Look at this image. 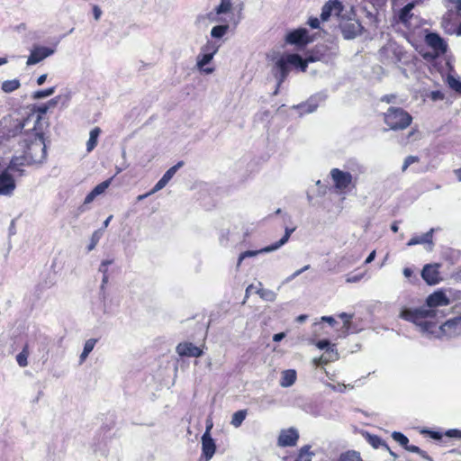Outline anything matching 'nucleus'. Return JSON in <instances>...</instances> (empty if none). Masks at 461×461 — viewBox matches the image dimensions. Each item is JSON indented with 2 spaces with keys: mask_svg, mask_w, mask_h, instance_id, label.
<instances>
[{
  "mask_svg": "<svg viewBox=\"0 0 461 461\" xmlns=\"http://www.w3.org/2000/svg\"><path fill=\"white\" fill-rule=\"evenodd\" d=\"M450 304V300L443 291H436L428 296L426 305L420 309H405L401 312L400 317L414 323L421 332L429 324L441 320L445 314L440 307Z\"/></svg>",
  "mask_w": 461,
  "mask_h": 461,
  "instance_id": "obj_1",
  "label": "nucleus"
},
{
  "mask_svg": "<svg viewBox=\"0 0 461 461\" xmlns=\"http://www.w3.org/2000/svg\"><path fill=\"white\" fill-rule=\"evenodd\" d=\"M48 110V104H41L35 107L34 111L30 113L23 122L18 120L14 121L13 122L14 129L6 134V138L14 137L23 129L27 131H38L39 134H44V129L47 127V123L42 121V116Z\"/></svg>",
  "mask_w": 461,
  "mask_h": 461,
  "instance_id": "obj_2",
  "label": "nucleus"
},
{
  "mask_svg": "<svg viewBox=\"0 0 461 461\" xmlns=\"http://www.w3.org/2000/svg\"><path fill=\"white\" fill-rule=\"evenodd\" d=\"M25 132L27 138L24 140V162L27 164L42 163L47 155L43 134H39L38 131H25Z\"/></svg>",
  "mask_w": 461,
  "mask_h": 461,
  "instance_id": "obj_3",
  "label": "nucleus"
},
{
  "mask_svg": "<svg viewBox=\"0 0 461 461\" xmlns=\"http://www.w3.org/2000/svg\"><path fill=\"white\" fill-rule=\"evenodd\" d=\"M438 323L439 321H437L429 324L421 333L433 338H439L443 335L454 337L461 334V317L450 319L440 325Z\"/></svg>",
  "mask_w": 461,
  "mask_h": 461,
  "instance_id": "obj_4",
  "label": "nucleus"
},
{
  "mask_svg": "<svg viewBox=\"0 0 461 461\" xmlns=\"http://www.w3.org/2000/svg\"><path fill=\"white\" fill-rule=\"evenodd\" d=\"M293 66L305 71L308 66L307 60H303L298 54H286L282 56L276 63L277 69L278 86L285 79L289 73V67Z\"/></svg>",
  "mask_w": 461,
  "mask_h": 461,
  "instance_id": "obj_5",
  "label": "nucleus"
},
{
  "mask_svg": "<svg viewBox=\"0 0 461 461\" xmlns=\"http://www.w3.org/2000/svg\"><path fill=\"white\" fill-rule=\"evenodd\" d=\"M412 121L411 115L399 107H390L384 113V122L391 130H404Z\"/></svg>",
  "mask_w": 461,
  "mask_h": 461,
  "instance_id": "obj_6",
  "label": "nucleus"
},
{
  "mask_svg": "<svg viewBox=\"0 0 461 461\" xmlns=\"http://www.w3.org/2000/svg\"><path fill=\"white\" fill-rule=\"evenodd\" d=\"M232 19V0H221L220 5L215 8V11L209 14V20L212 23L230 22Z\"/></svg>",
  "mask_w": 461,
  "mask_h": 461,
  "instance_id": "obj_7",
  "label": "nucleus"
},
{
  "mask_svg": "<svg viewBox=\"0 0 461 461\" xmlns=\"http://www.w3.org/2000/svg\"><path fill=\"white\" fill-rule=\"evenodd\" d=\"M351 13L352 9L348 12V15H346L344 19H341L339 24L342 35L346 40L355 39L357 36L361 34L363 30V27L358 21L350 18L349 15Z\"/></svg>",
  "mask_w": 461,
  "mask_h": 461,
  "instance_id": "obj_8",
  "label": "nucleus"
},
{
  "mask_svg": "<svg viewBox=\"0 0 461 461\" xmlns=\"http://www.w3.org/2000/svg\"><path fill=\"white\" fill-rule=\"evenodd\" d=\"M55 51L56 50L54 48L34 44L30 50V55L28 56L26 65H36L44 60L45 59H47L48 57L53 55Z\"/></svg>",
  "mask_w": 461,
  "mask_h": 461,
  "instance_id": "obj_9",
  "label": "nucleus"
},
{
  "mask_svg": "<svg viewBox=\"0 0 461 461\" xmlns=\"http://www.w3.org/2000/svg\"><path fill=\"white\" fill-rule=\"evenodd\" d=\"M290 233L291 232H285L284 236L277 242H276L270 246H267V247L258 249V250H247V251L241 253L239 257L237 266L240 267L242 260L245 259L246 258L255 257L261 253H268V252H272V251L278 249L280 247H282L288 241V240L290 238Z\"/></svg>",
  "mask_w": 461,
  "mask_h": 461,
  "instance_id": "obj_10",
  "label": "nucleus"
},
{
  "mask_svg": "<svg viewBox=\"0 0 461 461\" xmlns=\"http://www.w3.org/2000/svg\"><path fill=\"white\" fill-rule=\"evenodd\" d=\"M330 177L334 186L339 192H343L352 184V175L349 172L342 171L339 168L330 170Z\"/></svg>",
  "mask_w": 461,
  "mask_h": 461,
  "instance_id": "obj_11",
  "label": "nucleus"
},
{
  "mask_svg": "<svg viewBox=\"0 0 461 461\" xmlns=\"http://www.w3.org/2000/svg\"><path fill=\"white\" fill-rule=\"evenodd\" d=\"M343 11L344 7L341 3L338 0H329L322 7L321 18L322 21H328L330 16L334 15L339 19H344L346 14H343Z\"/></svg>",
  "mask_w": 461,
  "mask_h": 461,
  "instance_id": "obj_12",
  "label": "nucleus"
},
{
  "mask_svg": "<svg viewBox=\"0 0 461 461\" xmlns=\"http://www.w3.org/2000/svg\"><path fill=\"white\" fill-rule=\"evenodd\" d=\"M16 185L14 176L8 169L0 174V195L10 196L15 190Z\"/></svg>",
  "mask_w": 461,
  "mask_h": 461,
  "instance_id": "obj_13",
  "label": "nucleus"
},
{
  "mask_svg": "<svg viewBox=\"0 0 461 461\" xmlns=\"http://www.w3.org/2000/svg\"><path fill=\"white\" fill-rule=\"evenodd\" d=\"M212 426V424L207 425L206 431L203 433L202 437V451L203 456H205L206 461H208L213 456L216 449L215 443L210 435V429Z\"/></svg>",
  "mask_w": 461,
  "mask_h": 461,
  "instance_id": "obj_14",
  "label": "nucleus"
},
{
  "mask_svg": "<svg viewBox=\"0 0 461 461\" xmlns=\"http://www.w3.org/2000/svg\"><path fill=\"white\" fill-rule=\"evenodd\" d=\"M286 42L294 45H305L311 41L308 31L305 28H299L290 32L285 37Z\"/></svg>",
  "mask_w": 461,
  "mask_h": 461,
  "instance_id": "obj_15",
  "label": "nucleus"
},
{
  "mask_svg": "<svg viewBox=\"0 0 461 461\" xmlns=\"http://www.w3.org/2000/svg\"><path fill=\"white\" fill-rule=\"evenodd\" d=\"M426 43L433 49L436 55L444 54L447 51V43L437 33L430 32L426 36Z\"/></svg>",
  "mask_w": 461,
  "mask_h": 461,
  "instance_id": "obj_16",
  "label": "nucleus"
},
{
  "mask_svg": "<svg viewBox=\"0 0 461 461\" xmlns=\"http://www.w3.org/2000/svg\"><path fill=\"white\" fill-rule=\"evenodd\" d=\"M421 276L424 281L430 285L438 284L441 280L438 272V265H426L421 271Z\"/></svg>",
  "mask_w": 461,
  "mask_h": 461,
  "instance_id": "obj_17",
  "label": "nucleus"
},
{
  "mask_svg": "<svg viewBox=\"0 0 461 461\" xmlns=\"http://www.w3.org/2000/svg\"><path fill=\"white\" fill-rule=\"evenodd\" d=\"M176 353L181 357H198L203 355V350L190 342H182L176 346Z\"/></svg>",
  "mask_w": 461,
  "mask_h": 461,
  "instance_id": "obj_18",
  "label": "nucleus"
},
{
  "mask_svg": "<svg viewBox=\"0 0 461 461\" xmlns=\"http://www.w3.org/2000/svg\"><path fill=\"white\" fill-rule=\"evenodd\" d=\"M299 435L296 429L291 428L281 431L278 437V444L282 447L294 446L298 440Z\"/></svg>",
  "mask_w": 461,
  "mask_h": 461,
  "instance_id": "obj_19",
  "label": "nucleus"
},
{
  "mask_svg": "<svg viewBox=\"0 0 461 461\" xmlns=\"http://www.w3.org/2000/svg\"><path fill=\"white\" fill-rule=\"evenodd\" d=\"M441 25L447 33L461 35V24L452 22V14L443 16Z\"/></svg>",
  "mask_w": 461,
  "mask_h": 461,
  "instance_id": "obj_20",
  "label": "nucleus"
},
{
  "mask_svg": "<svg viewBox=\"0 0 461 461\" xmlns=\"http://www.w3.org/2000/svg\"><path fill=\"white\" fill-rule=\"evenodd\" d=\"M203 50L204 53L199 55L197 58V67L200 69H203L205 65L211 62L214 54L217 52V48L207 45L203 49Z\"/></svg>",
  "mask_w": 461,
  "mask_h": 461,
  "instance_id": "obj_21",
  "label": "nucleus"
},
{
  "mask_svg": "<svg viewBox=\"0 0 461 461\" xmlns=\"http://www.w3.org/2000/svg\"><path fill=\"white\" fill-rule=\"evenodd\" d=\"M339 358V353L335 348V345L333 344L331 347H329L325 350V353L319 358L314 359L315 365H323L327 364L329 362L335 361Z\"/></svg>",
  "mask_w": 461,
  "mask_h": 461,
  "instance_id": "obj_22",
  "label": "nucleus"
},
{
  "mask_svg": "<svg viewBox=\"0 0 461 461\" xmlns=\"http://www.w3.org/2000/svg\"><path fill=\"white\" fill-rule=\"evenodd\" d=\"M296 372L294 369H288L282 372L280 385L282 387H289L295 383Z\"/></svg>",
  "mask_w": 461,
  "mask_h": 461,
  "instance_id": "obj_23",
  "label": "nucleus"
},
{
  "mask_svg": "<svg viewBox=\"0 0 461 461\" xmlns=\"http://www.w3.org/2000/svg\"><path fill=\"white\" fill-rule=\"evenodd\" d=\"M407 244L408 246L425 244L426 249L430 250L432 247V232H426L420 238H413Z\"/></svg>",
  "mask_w": 461,
  "mask_h": 461,
  "instance_id": "obj_24",
  "label": "nucleus"
},
{
  "mask_svg": "<svg viewBox=\"0 0 461 461\" xmlns=\"http://www.w3.org/2000/svg\"><path fill=\"white\" fill-rule=\"evenodd\" d=\"M100 133L101 129L99 127H95L90 131L89 139L86 142L87 152H91L96 147Z\"/></svg>",
  "mask_w": 461,
  "mask_h": 461,
  "instance_id": "obj_25",
  "label": "nucleus"
},
{
  "mask_svg": "<svg viewBox=\"0 0 461 461\" xmlns=\"http://www.w3.org/2000/svg\"><path fill=\"white\" fill-rule=\"evenodd\" d=\"M219 25L212 27L211 30V36L215 39L223 37L229 30L230 22L219 23Z\"/></svg>",
  "mask_w": 461,
  "mask_h": 461,
  "instance_id": "obj_26",
  "label": "nucleus"
},
{
  "mask_svg": "<svg viewBox=\"0 0 461 461\" xmlns=\"http://www.w3.org/2000/svg\"><path fill=\"white\" fill-rule=\"evenodd\" d=\"M262 286V284H258ZM263 300L267 302H274L276 299V294L269 289H264L262 287L257 288L255 291Z\"/></svg>",
  "mask_w": 461,
  "mask_h": 461,
  "instance_id": "obj_27",
  "label": "nucleus"
},
{
  "mask_svg": "<svg viewBox=\"0 0 461 461\" xmlns=\"http://www.w3.org/2000/svg\"><path fill=\"white\" fill-rule=\"evenodd\" d=\"M21 83L18 79L5 80L2 83L3 92L10 94L20 88Z\"/></svg>",
  "mask_w": 461,
  "mask_h": 461,
  "instance_id": "obj_28",
  "label": "nucleus"
},
{
  "mask_svg": "<svg viewBox=\"0 0 461 461\" xmlns=\"http://www.w3.org/2000/svg\"><path fill=\"white\" fill-rule=\"evenodd\" d=\"M96 341L97 340L95 339H89L85 342L83 352L79 357L80 364H82L86 359L88 355L94 349Z\"/></svg>",
  "mask_w": 461,
  "mask_h": 461,
  "instance_id": "obj_29",
  "label": "nucleus"
},
{
  "mask_svg": "<svg viewBox=\"0 0 461 461\" xmlns=\"http://www.w3.org/2000/svg\"><path fill=\"white\" fill-rule=\"evenodd\" d=\"M247 416V410H240L233 413L230 424L235 427L239 428Z\"/></svg>",
  "mask_w": 461,
  "mask_h": 461,
  "instance_id": "obj_30",
  "label": "nucleus"
},
{
  "mask_svg": "<svg viewBox=\"0 0 461 461\" xmlns=\"http://www.w3.org/2000/svg\"><path fill=\"white\" fill-rule=\"evenodd\" d=\"M337 461H363L359 453L354 450H349L342 453Z\"/></svg>",
  "mask_w": 461,
  "mask_h": 461,
  "instance_id": "obj_31",
  "label": "nucleus"
},
{
  "mask_svg": "<svg viewBox=\"0 0 461 461\" xmlns=\"http://www.w3.org/2000/svg\"><path fill=\"white\" fill-rule=\"evenodd\" d=\"M420 4V1L419 0H415L413 2H411L409 4H407L402 10H401V13H400V19L402 21V22H406L409 17L411 16L410 13L411 11L415 7L416 5H419Z\"/></svg>",
  "mask_w": 461,
  "mask_h": 461,
  "instance_id": "obj_32",
  "label": "nucleus"
},
{
  "mask_svg": "<svg viewBox=\"0 0 461 461\" xmlns=\"http://www.w3.org/2000/svg\"><path fill=\"white\" fill-rule=\"evenodd\" d=\"M318 107V104L313 100L311 99L305 104H302L298 105V108L302 110L301 113H310L314 112Z\"/></svg>",
  "mask_w": 461,
  "mask_h": 461,
  "instance_id": "obj_33",
  "label": "nucleus"
},
{
  "mask_svg": "<svg viewBox=\"0 0 461 461\" xmlns=\"http://www.w3.org/2000/svg\"><path fill=\"white\" fill-rule=\"evenodd\" d=\"M366 439L375 448H378L381 446H384L386 448H388L387 445L377 436L367 433L366 435Z\"/></svg>",
  "mask_w": 461,
  "mask_h": 461,
  "instance_id": "obj_34",
  "label": "nucleus"
},
{
  "mask_svg": "<svg viewBox=\"0 0 461 461\" xmlns=\"http://www.w3.org/2000/svg\"><path fill=\"white\" fill-rule=\"evenodd\" d=\"M184 165V162L183 161H179L178 163H176L175 166L171 167L168 170L166 171V173L163 175L162 178L167 182L168 183L172 177L175 176V174L176 173V171L182 167Z\"/></svg>",
  "mask_w": 461,
  "mask_h": 461,
  "instance_id": "obj_35",
  "label": "nucleus"
},
{
  "mask_svg": "<svg viewBox=\"0 0 461 461\" xmlns=\"http://www.w3.org/2000/svg\"><path fill=\"white\" fill-rule=\"evenodd\" d=\"M447 84L449 87L461 95V81L453 76L447 77Z\"/></svg>",
  "mask_w": 461,
  "mask_h": 461,
  "instance_id": "obj_36",
  "label": "nucleus"
},
{
  "mask_svg": "<svg viewBox=\"0 0 461 461\" xmlns=\"http://www.w3.org/2000/svg\"><path fill=\"white\" fill-rule=\"evenodd\" d=\"M55 93V87H50L44 90H39L33 93V99H42L52 95Z\"/></svg>",
  "mask_w": 461,
  "mask_h": 461,
  "instance_id": "obj_37",
  "label": "nucleus"
},
{
  "mask_svg": "<svg viewBox=\"0 0 461 461\" xmlns=\"http://www.w3.org/2000/svg\"><path fill=\"white\" fill-rule=\"evenodd\" d=\"M309 449H310L309 447H303L301 449L295 461H312V457L313 454L312 452H310Z\"/></svg>",
  "mask_w": 461,
  "mask_h": 461,
  "instance_id": "obj_38",
  "label": "nucleus"
},
{
  "mask_svg": "<svg viewBox=\"0 0 461 461\" xmlns=\"http://www.w3.org/2000/svg\"><path fill=\"white\" fill-rule=\"evenodd\" d=\"M392 437L393 438L398 442L401 446L404 447V448L407 447L408 443H409V439L406 436H404L402 433L401 432H393L392 434Z\"/></svg>",
  "mask_w": 461,
  "mask_h": 461,
  "instance_id": "obj_39",
  "label": "nucleus"
},
{
  "mask_svg": "<svg viewBox=\"0 0 461 461\" xmlns=\"http://www.w3.org/2000/svg\"><path fill=\"white\" fill-rule=\"evenodd\" d=\"M101 232H94L90 238L89 244L86 246V250L91 251L93 250L96 244L99 242L101 239Z\"/></svg>",
  "mask_w": 461,
  "mask_h": 461,
  "instance_id": "obj_40",
  "label": "nucleus"
},
{
  "mask_svg": "<svg viewBox=\"0 0 461 461\" xmlns=\"http://www.w3.org/2000/svg\"><path fill=\"white\" fill-rule=\"evenodd\" d=\"M110 183H111V179L104 181V182L100 183L99 185H97L92 190V192L97 196V195L103 194L108 188V186L110 185Z\"/></svg>",
  "mask_w": 461,
  "mask_h": 461,
  "instance_id": "obj_41",
  "label": "nucleus"
},
{
  "mask_svg": "<svg viewBox=\"0 0 461 461\" xmlns=\"http://www.w3.org/2000/svg\"><path fill=\"white\" fill-rule=\"evenodd\" d=\"M27 357H28V354L26 353L25 350H23L22 352H20L16 356V361H17L18 365L22 367L26 366L28 365Z\"/></svg>",
  "mask_w": 461,
  "mask_h": 461,
  "instance_id": "obj_42",
  "label": "nucleus"
},
{
  "mask_svg": "<svg viewBox=\"0 0 461 461\" xmlns=\"http://www.w3.org/2000/svg\"><path fill=\"white\" fill-rule=\"evenodd\" d=\"M339 317L344 321L343 329H345V333L348 332L350 328V321L352 319V315L342 312L339 315Z\"/></svg>",
  "mask_w": 461,
  "mask_h": 461,
  "instance_id": "obj_43",
  "label": "nucleus"
},
{
  "mask_svg": "<svg viewBox=\"0 0 461 461\" xmlns=\"http://www.w3.org/2000/svg\"><path fill=\"white\" fill-rule=\"evenodd\" d=\"M419 158L417 156H408L403 162L402 170L404 172L411 164L419 162Z\"/></svg>",
  "mask_w": 461,
  "mask_h": 461,
  "instance_id": "obj_44",
  "label": "nucleus"
},
{
  "mask_svg": "<svg viewBox=\"0 0 461 461\" xmlns=\"http://www.w3.org/2000/svg\"><path fill=\"white\" fill-rule=\"evenodd\" d=\"M113 263V259L103 260L99 266V272L103 275L108 274V267Z\"/></svg>",
  "mask_w": 461,
  "mask_h": 461,
  "instance_id": "obj_45",
  "label": "nucleus"
},
{
  "mask_svg": "<svg viewBox=\"0 0 461 461\" xmlns=\"http://www.w3.org/2000/svg\"><path fill=\"white\" fill-rule=\"evenodd\" d=\"M167 182L161 177L157 184L153 186V188L149 191V194H155L159 190L163 189L167 185Z\"/></svg>",
  "mask_w": 461,
  "mask_h": 461,
  "instance_id": "obj_46",
  "label": "nucleus"
},
{
  "mask_svg": "<svg viewBox=\"0 0 461 461\" xmlns=\"http://www.w3.org/2000/svg\"><path fill=\"white\" fill-rule=\"evenodd\" d=\"M405 449L410 451V452L417 453V454L420 455L424 458H428V456L425 454V452L422 451L420 447H418L416 446L409 445L408 444L407 447H405Z\"/></svg>",
  "mask_w": 461,
  "mask_h": 461,
  "instance_id": "obj_47",
  "label": "nucleus"
},
{
  "mask_svg": "<svg viewBox=\"0 0 461 461\" xmlns=\"http://www.w3.org/2000/svg\"><path fill=\"white\" fill-rule=\"evenodd\" d=\"M332 345L330 343L329 340L327 339H323V340H320L316 343V347L319 348V349H327L329 348V347H331Z\"/></svg>",
  "mask_w": 461,
  "mask_h": 461,
  "instance_id": "obj_48",
  "label": "nucleus"
},
{
  "mask_svg": "<svg viewBox=\"0 0 461 461\" xmlns=\"http://www.w3.org/2000/svg\"><path fill=\"white\" fill-rule=\"evenodd\" d=\"M321 321L329 323L331 327H334L335 324H337V321L331 316H323Z\"/></svg>",
  "mask_w": 461,
  "mask_h": 461,
  "instance_id": "obj_49",
  "label": "nucleus"
},
{
  "mask_svg": "<svg viewBox=\"0 0 461 461\" xmlns=\"http://www.w3.org/2000/svg\"><path fill=\"white\" fill-rule=\"evenodd\" d=\"M456 10L457 15L461 17V0H450Z\"/></svg>",
  "mask_w": 461,
  "mask_h": 461,
  "instance_id": "obj_50",
  "label": "nucleus"
},
{
  "mask_svg": "<svg viewBox=\"0 0 461 461\" xmlns=\"http://www.w3.org/2000/svg\"><path fill=\"white\" fill-rule=\"evenodd\" d=\"M96 197V195L91 191L85 198L84 200V205H86V204H89L91 203L95 198Z\"/></svg>",
  "mask_w": 461,
  "mask_h": 461,
  "instance_id": "obj_51",
  "label": "nucleus"
},
{
  "mask_svg": "<svg viewBox=\"0 0 461 461\" xmlns=\"http://www.w3.org/2000/svg\"><path fill=\"white\" fill-rule=\"evenodd\" d=\"M308 24L313 28V29H317L319 28L320 26V22H319V19L318 18H311L308 22Z\"/></svg>",
  "mask_w": 461,
  "mask_h": 461,
  "instance_id": "obj_52",
  "label": "nucleus"
},
{
  "mask_svg": "<svg viewBox=\"0 0 461 461\" xmlns=\"http://www.w3.org/2000/svg\"><path fill=\"white\" fill-rule=\"evenodd\" d=\"M447 435L448 437H457V438H461V430H458V429H449L447 432Z\"/></svg>",
  "mask_w": 461,
  "mask_h": 461,
  "instance_id": "obj_53",
  "label": "nucleus"
},
{
  "mask_svg": "<svg viewBox=\"0 0 461 461\" xmlns=\"http://www.w3.org/2000/svg\"><path fill=\"white\" fill-rule=\"evenodd\" d=\"M93 11H94V17H95V19L96 21L99 20L100 17H101V14H102L101 9L98 6L95 5V6H94Z\"/></svg>",
  "mask_w": 461,
  "mask_h": 461,
  "instance_id": "obj_54",
  "label": "nucleus"
},
{
  "mask_svg": "<svg viewBox=\"0 0 461 461\" xmlns=\"http://www.w3.org/2000/svg\"><path fill=\"white\" fill-rule=\"evenodd\" d=\"M22 164H23V162H20L18 158H14L11 160L8 169L14 168V167Z\"/></svg>",
  "mask_w": 461,
  "mask_h": 461,
  "instance_id": "obj_55",
  "label": "nucleus"
},
{
  "mask_svg": "<svg viewBox=\"0 0 461 461\" xmlns=\"http://www.w3.org/2000/svg\"><path fill=\"white\" fill-rule=\"evenodd\" d=\"M302 273L300 271V269L296 270L295 272H294L290 276H288L286 279H285V283H288V282H291L292 280H294L295 277H297L298 276H300Z\"/></svg>",
  "mask_w": 461,
  "mask_h": 461,
  "instance_id": "obj_56",
  "label": "nucleus"
},
{
  "mask_svg": "<svg viewBox=\"0 0 461 461\" xmlns=\"http://www.w3.org/2000/svg\"><path fill=\"white\" fill-rule=\"evenodd\" d=\"M285 337V332L276 333L273 336V340L276 342L281 341Z\"/></svg>",
  "mask_w": 461,
  "mask_h": 461,
  "instance_id": "obj_57",
  "label": "nucleus"
},
{
  "mask_svg": "<svg viewBox=\"0 0 461 461\" xmlns=\"http://www.w3.org/2000/svg\"><path fill=\"white\" fill-rule=\"evenodd\" d=\"M108 280H109V275L108 274L103 275L101 289H104L106 284L108 283Z\"/></svg>",
  "mask_w": 461,
  "mask_h": 461,
  "instance_id": "obj_58",
  "label": "nucleus"
},
{
  "mask_svg": "<svg viewBox=\"0 0 461 461\" xmlns=\"http://www.w3.org/2000/svg\"><path fill=\"white\" fill-rule=\"evenodd\" d=\"M375 250H373V251L369 254V256L366 258V259L365 263H366V264H369V263H371V262L375 259Z\"/></svg>",
  "mask_w": 461,
  "mask_h": 461,
  "instance_id": "obj_59",
  "label": "nucleus"
},
{
  "mask_svg": "<svg viewBox=\"0 0 461 461\" xmlns=\"http://www.w3.org/2000/svg\"><path fill=\"white\" fill-rule=\"evenodd\" d=\"M46 78H47V75L46 74H43L41 76H40L38 78H37V84L39 86H41L44 84V82L46 81Z\"/></svg>",
  "mask_w": 461,
  "mask_h": 461,
  "instance_id": "obj_60",
  "label": "nucleus"
},
{
  "mask_svg": "<svg viewBox=\"0 0 461 461\" xmlns=\"http://www.w3.org/2000/svg\"><path fill=\"white\" fill-rule=\"evenodd\" d=\"M432 99H443V95L439 91L432 92Z\"/></svg>",
  "mask_w": 461,
  "mask_h": 461,
  "instance_id": "obj_61",
  "label": "nucleus"
},
{
  "mask_svg": "<svg viewBox=\"0 0 461 461\" xmlns=\"http://www.w3.org/2000/svg\"><path fill=\"white\" fill-rule=\"evenodd\" d=\"M59 100V96H57V97H55L54 99H51V100L48 103L49 108H50V107H53V106H55V105L58 104Z\"/></svg>",
  "mask_w": 461,
  "mask_h": 461,
  "instance_id": "obj_62",
  "label": "nucleus"
},
{
  "mask_svg": "<svg viewBox=\"0 0 461 461\" xmlns=\"http://www.w3.org/2000/svg\"><path fill=\"white\" fill-rule=\"evenodd\" d=\"M254 285H249L247 289H246V294H245V300L247 298H249V294H251L252 290L254 289Z\"/></svg>",
  "mask_w": 461,
  "mask_h": 461,
  "instance_id": "obj_63",
  "label": "nucleus"
},
{
  "mask_svg": "<svg viewBox=\"0 0 461 461\" xmlns=\"http://www.w3.org/2000/svg\"><path fill=\"white\" fill-rule=\"evenodd\" d=\"M403 275H404L405 277L409 278L412 275V270L411 268H409V267H406V268L403 269Z\"/></svg>",
  "mask_w": 461,
  "mask_h": 461,
  "instance_id": "obj_64",
  "label": "nucleus"
}]
</instances>
